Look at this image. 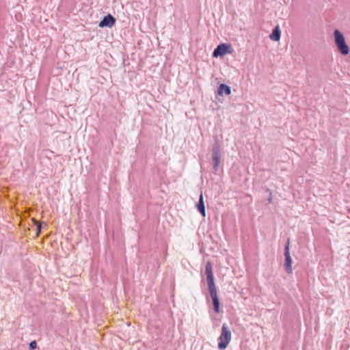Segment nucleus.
I'll return each instance as SVG.
<instances>
[{
  "label": "nucleus",
  "mask_w": 350,
  "mask_h": 350,
  "mask_svg": "<svg viewBox=\"0 0 350 350\" xmlns=\"http://www.w3.org/2000/svg\"><path fill=\"white\" fill-rule=\"evenodd\" d=\"M234 52V49L230 44L223 43L219 44L217 48L215 49L213 53L214 57H223L226 54H232Z\"/></svg>",
  "instance_id": "nucleus-3"
},
{
  "label": "nucleus",
  "mask_w": 350,
  "mask_h": 350,
  "mask_svg": "<svg viewBox=\"0 0 350 350\" xmlns=\"http://www.w3.org/2000/svg\"><path fill=\"white\" fill-rule=\"evenodd\" d=\"M211 297L212 299L214 310L216 313L219 312V300L217 293L216 288L208 289Z\"/></svg>",
  "instance_id": "nucleus-6"
},
{
  "label": "nucleus",
  "mask_w": 350,
  "mask_h": 350,
  "mask_svg": "<svg viewBox=\"0 0 350 350\" xmlns=\"http://www.w3.org/2000/svg\"><path fill=\"white\" fill-rule=\"evenodd\" d=\"M197 208L203 217L205 216V206L203 200L202 193H201L199 198V202L197 204Z\"/></svg>",
  "instance_id": "nucleus-11"
},
{
  "label": "nucleus",
  "mask_w": 350,
  "mask_h": 350,
  "mask_svg": "<svg viewBox=\"0 0 350 350\" xmlns=\"http://www.w3.org/2000/svg\"><path fill=\"white\" fill-rule=\"evenodd\" d=\"M217 93L219 95H222L224 93L226 95H230L231 93V90L229 86L224 83H221L219 85L218 88Z\"/></svg>",
  "instance_id": "nucleus-10"
},
{
  "label": "nucleus",
  "mask_w": 350,
  "mask_h": 350,
  "mask_svg": "<svg viewBox=\"0 0 350 350\" xmlns=\"http://www.w3.org/2000/svg\"><path fill=\"white\" fill-rule=\"evenodd\" d=\"M232 338V334L226 323H224L221 327V335L219 337L218 348L220 350L225 349L230 343Z\"/></svg>",
  "instance_id": "nucleus-2"
},
{
  "label": "nucleus",
  "mask_w": 350,
  "mask_h": 350,
  "mask_svg": "<svg viewBox=\"0 0 350 350\" xmlns=\"http://www.w3.org/2000/svg\"><path fill=\"white\" fill-rule=\"evenodd\" d=\"M116 23V18L111 14H108L103 17V20L99 23L98 26L100 27H111Z\"/></svg>",
  "instance_id": "nucleus-8"
},
{
  "label": "nucleus",
  "mask_w": 350,
  "mask_h": 350,
  "mask_svg": "<svg viewBox=\"0 0 350 350\" xmlns=\"http://www.w3.org/2000/svg\"><path fill=\"white\" fill-rule=\"evenodd\" d=\"M334 39L338 51L342 55H349L350 49L345 41L344 35L338 29L334 30Z\"/></svg>",
  "instance_id": "nucleus-1"
},
{
  "label": "nucleus",
  "mask_w": 350,
  "mask_h": 350,
  "mask_svg": "<svg viewBox=\"0 0 350 350\" xmlns=\"http://www.w3.org/2000/svg\"><path fill=\"white\" fill-rule=\"evenodd\" d=\"M281 31L278 25H277L270 34L269 38L273 41H279L280 39Z\"/></svg>",
  "instance_id": "nucleus-9"
},
{
  "label": "nucleus",
  "mask_w": 350,
  "mask_h": 350,
  "mask_svg": "<svg viewBox=\"0 0 350 350\" xmlns=\"http://www.w3.org/2000/svg\"><path fill=\"white\" fill-rule=\"evenodd\" d=\"M205 274L206 275L207 283L209 288H216L213 273L212 265L208 262L205 267Z\"/></svg>",
  "instance_id": "nucleus-4"
},
{
  "label": "nucleus",
  "mask_w": 350,
  "mask_h": 350,
  "mask_svg": "<svg viewBox=\"0 0 350 350\" xmlns=\"http://www.w3.org/2000/svg\"><path fill=\"white\" fill-rule=\"evenodd\" d=\"M32 220H33V223L35 224V225H36L37 235L38 236L41 232L42 224L40 222H38L37 220H36L35 219H33Z\"/></svg>",
  "instance_id": "nucleus-12"
},
{
  "label": "nucleus",
  "mask_w": 350,
  "mask_h": 350,
  "mask_svg": "<svg viewBox=\"0 0 350 350\" xmlns=\"http://www.w3.org/2000/svg\"><path fill=\"white\" fill-rule=\"evenodd\" d=\"M284 256H285V262H284V267L285 269L288 273L292 272V259L290 255L289 252V241L287 242L286 245H285V252H284Z\"/></svg>",
  "instance_id": "nucleus-5"
},
{
  "label": "nucleus",
  "mask_w": 350,
  "mask_h": 350,
  "mask_svg": "<svg viewBox=\"0 0 350 350\" xmlns=\"http://www.w3.org/2000/svg\"><path fill=\"white\" fill-rule=\"evenodd\" d=\"M37 347V343L36 340L31 341L29 343V348L31 350H33Z\"/></svg>",
  "instance_id": "nucleus-13"
},
{
  "label": "nucleus",
  "mask_w": 350,
  "mask_h": 350,
  "mask_svg": "<svg viewBox=\"0 0 350 350\" xmlns=\"http://www.w3.org/2000/svg\"><path fill=\"white\" fill-rule=\"evenodd\" d=\"M221 159V154L219 147L216 146L213 150V166L215 170H217Z\"/></svg>",
  "instance_id": "nucleus-7"
}]
</instances>
